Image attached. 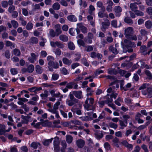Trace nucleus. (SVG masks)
I'll use <instances>...</instances> for the list:
<instances>
[{"instance_id":"6ab92c4d","label":"nucleus","mask_w":152,"mask_h":152,"mask_svg":"<svg viewBox=\"0 0 152 152\" xmlns=\"http://www.w3.org/2000/svg\"><path fill=\"white\" fill-rule=\"evenodd\" d=\"M124 120L123 121L124 122V123L127 125L128 124V119L130 118V117L128 115H124L123 116Z\"/></svg>"},{"instance_id":"4be33fe9","label":"nucleus","mask_w":152,"mask_h":152,"mask_svg":"<svg viewBox=\"0 0 152 152\" xmlns=\"http://www.w3.org/2000/svg\"><path fill=\"white\" fill-rule=\"evenodd\" d=\"M53 138H52L46 140L43 142V144L45 146H48L50 143H51Z\"/></svg>"},{"instance_id":"a19ab883","label":"nucleus","mask_w":152,"mask_h":152,"mask_svg":"<svg viewBox=\"0 0 152 152\" xmlns=\"http://www.w3.org/2000/svg\"><path fill=\"white\" fill-rule=\"evenodd\" d=\"M15 9V7L13 5H11L9 7L8 11L9 13H12V12L14 11Z\"/></svg>"},{"instance_id":"c85d7f7f","label":"nucleus","mask_w":152,"mask_h":152,"mask_svg":"<svg viewBox=\"0 0 152 152\" xmlns=\"http://www.w3.org/2000/svg\"><path fill=\"white\" fill-rule=\"evenodd\" d=\"M13 53L14 55L17 56H19L20 54V50L17 48L13 50Z\"/></svg>"},{"instance_id":"a211bd4d","label":"nucleus","mask_w":152,"mask_h":152,"mask_svg":"<svg viewBox=\"0 0 152 152\" xmlns=\"http://www.w3.org/2000/svg\"><path fill=\"white\" fill-rule=\"evenodd\" d=\"M145 27L148 29H151L152 27V22L150 20H147L145 22Z\"/></svg>"},{"instance_id":"69168bd1","label":"nucleus","mask_w":152,"mask_h":152,"mask_svg":"<svg viewBox=\"0 0 152 152\" xmlns=\"http://www.w3.org/2000/svg\"><path fill=\"white\" fill-rule=\"evenodd\" d=\"M146 11L149 15H152V7H149L147 8Z\"/></svg>"},{"instance_id":"49530a36","label":"nucleus","mask_w":152,"mask_h":152,"mask_svg":"<svg viewBox=\"0 0 152 152\" xmlns=\"http://www.w3.org/2000/svg\"><path fill=\"white\" fill-rule=\"evenodd\" d=\"M4 55L5 57L9 59L10 58V54L8 50H7L5 51Z\"/></svg>"},{"instance_id":"a18cd8bd","label":"nucleus","mask_w":152,"mask_h":152,"mask_svg":"<svg viewBox=\"0 0 152 152\" xmlns=\"http://www.w3.org/2000/svg\"><path fill=\"white\" fill-rule=\"evenodd\" d=\"M95 10L94 7L92 5H90L89 6V9L88 11L89 13L90 14H91L92 12Z\"/></svg>"},{"instance_id":"37998d69","label":"nucleus","mask_w":152,"mask_h":152,"mask_svg":"<svg viewBox=\"0 0 152 152\" xmlns=\"http://www.w3.org/2000/svg\"><path fill=\"white\" fill-rule=\"evenodd\" d=\"M61 73L64 75L68 74L69 73L68 72L67 70L65 67H63L61 70Z\"/></svg>"},{"instance_id":"72a5a7b5","label":"nucleus","mask_w":152,"mask_h":152,"mask_svg":"<svg viewBox=\"0 0 152 152\" xmlns=\"http://www.w3.org/2000/svg\"><path fill=\"white\" fill-rule=\"evenodd\" d=\"M94 109L95 107L93 105H90L89 104H87L86 105V110H93Z\"/></svg>"},{"instance_id":"bb28decb","label":"nucleus","mask_w":152,"mask_h":152,"mask_svg":"<svg viewBox=\"0 0 152 152\" xmlns=\"http://www.w3.org/2000/svg\"><path fill=\"white\" fill-rule=\"evenodd\" d=\"M40 145V144L39 142H33L31 145V146L34 149H36L37 148L38 145Z\"/></svg>"},{"instance_id":"393cba45","label":"nucleus","mask_w":152,"mask_h":152,"mask_svg":"<svg viewBox=\"0 0 152 152\" xmlns=\"http://www.w3.org/2000/svg\"><path fill=\"white\" fill-rule=\"evenodd\" d=\"M55 139L53 141V146L54 145H59V138L57 136H56L54 138Z\"/></svg>"},{"instance_id":"ea45409f","label":"nucleus","mask_w":152,"mask_h":152,"mask_svg":"<svg viewBox=\"0 0 152 152\" xmlns=\"http://www.w3.org/2000/svg\"><path fill=\"white\" fill-rule=\"evenodd\" d=\"M110 126L114 129H116L118 127V125L117 124L113 122H110L109 123Z\"/></svg>"},{"instance_id":"2f4dec72","label":"nucleus","mask_w":152,"mask_h":152,"mask_svg":"<svg viewBox=\"0 0 152 152\" xmlns=\"http://www.w3.org/2000/svg\"><path fill=\"white\" fill-rule=\"evenodd\" d=\"M59 77V75L57 74H53L52 76V80H56L58 79Z\"/></svg>"},{"instance_id":"5701e85b","label":"nucleus","mask_w":152,"mask_h":152,"mask_svg":"<svg viewBox=\"0 0 152 152\" xmlns=\"http://www.w3.org/2000/svg\"><path fill=\"white\" fill-rule=\"evenodd\" d=\"M77 43L79 46H83V47H86L85 43L81 39H79L77 40Z\"/></svg>"},{"instance_id":"680f3d73","label":"nucleus","mask_w":152,"mask_h":152,"mask_svg":"<svg viewBox=\"0 0 152 152\" xmlns=\"http://www.w3.org/2000/svg\"><path fill=\"white\" fill-rule=\"evenodd\" d=\"M35 86L31 88H28V91H29L31 92H34L35 94H37V92H35Z\"/></svg>"},{"instance_id":"0eeeda50","label":"nucleus","mask_w":152,"mask_h":152,"mask_svg":"<svg viewBox=\"0 0 152 152\" xmlns=\"http://www.w3.org/2000/svg\"><path fill=\"white\" fill-rule=\"evenodd\" d=\"M67 20L71 22H75L77 21V19L74 15H71L67 17Z\"/></svg>"},{"instance_id":"423d86ee","label":"nucleus","mask_w":152,"mask_h":152,"mask_svg":"<svg viewBox=\"0 0 152 152\" xmlns=\"http://www.w3.org/2000/svg\"><path fill=\"white\" fill-rule=\"evenodd\" d=\"M76 145L79 148H82L85 145V141L83 139H78L77 140Z\"/></svg>"},{"instance_id":"dca6fc26","label":"nucleus","mask_w":152,"mask_h":152,"mask_svg":"<svg viewBox=\"0 0 152 152\" xmlns=\"http://www.w3.org/2000/svg\"><path fill=\"white\" fill-rule=\"evenodd\" d=\"M98 15L99 18H101L105 17L107 18L108 17V15L107 12L104 13V12L101 11H99V12L98 13Z\"/></svg>"},{"instance_id":"9b49d317","label":"nucleus","mask_w":152,"mask_h":152,"mask_svg":"<svg viewBox=\"0 0 152 152\" xmlns=\"http://www.w3.org/2000/svg\"><path fill=\"white\" fill-rule=\"evenodd\" d=\"M42 125L43 127L48 126L49 127H52L53 126L52 123L47 120L45 121Z\"/></svg>"},{"instance_id":"6e6d98bb","label":"nucleus","mask_w":152,"mask_h":152,"mask_svg":"<svg viewBox=\"0 0 152 152\" xmlns=\"http://www.w3.org/2000/svg\"><path fill=\"white\" fill-rule=\"evenodd\" d=\"M56 36H57L61 34L62 33V31L61 29L60 28H56Z\"/></svg>"},{"instance_id":"09e8293b","label":"nucleus","mask_w":152,"mask_h":152,"mask_svg":"<svg viewBox=\"0 0 152 152\" xmlns=\"http://www.w3.org/2000/svg\"><path fill=\"white\" fill-rule=\"evenodd\" d=\"M102 25L103 26V28L104 29H105L109 26L110 23L109 22H102Z\"/></svg>"},{"instance_id":"338daca9","label":"nucleus","mask_w":152,"mask_h":152,"mask_svg":"<svg viewBox=\"0 0 152 152\" xmlns=\"http://www.w3.org/2000/svg\"><path fill=\"white\" fill-rule=\"evenodd\" d=\"M34 132L33 130L32 129H28L25 132L26 134L29 135L32 134Z\"/></svg>"},{"instance_id":"20e7f679","label":"nucleus","mask_w":152,"mask_h":152,"mask_svg":"<svg viewBox=\"0 0 152 152\" xmlns=\"http://www.w3.org/2000/svg\"><path fill=\"white\" fill-rule=\"evenodd\" d=\"M34 67H27V68H23L21 70L22 74L25 73H32L34 71Z\"/></svg>"},{"instance_id":"052dcab7","label":"nucleus","mask_w":152,"mask_h":152,"mask_svg":"<svg viewBox=\"0 0 152 152\" xmlns=\"http://www.w3.org/2000/svg\"><path fill=\"white\" fill-rule=\"evenodd\" d=\"M133 79L136 82H137L139 80V77L137 74L134 73V74Z\"/></svg>"},{"instance_id":"4c0bfd02","label":"nucleus","mask_w":152,"mask_h":152,"mask_svg":"<svg viewBox=\"0 0 152 152\" xmlns=\"http://www.w3.org/2000/svg\"><path fill=\"white\" fill-rule=\"evenodd\" d=\"M92 39H89L88 37H85L84 39V41L85 42L89 44H91L92 42Z\"/></svg>"},{"instance_id":"4468645a","label":"nucleus","mask_w":152,"mask_h":152,"mask_svg":"<svg viewBox=\"0 0 152 152\" xmlns=\"http://www.w3.org/2000/svg\"><path fill=\"white\" fill-rule=\"evenodd\" d=\"M59 39L60 40L63 42H67L68 41L69 39L68 37L67 36L63 34L60 36Z\"/></svg>"},{"instance_id":"2eb2a0df","label":"nucleus","mask_w":152,"mask_h":152,"mask_svg":"<svg viewBox=\"0 0 152 152\" xmlns=\"http://www.w3.org/2000/svg\"><path fill=\"white\" fill-rule=\"evenodd\" d=\"M130 7L131 10L134 12L137 9V7L135 3H131L130 4Z\"/></svg>"},{"instance_id":"774afa93","label":"nucleus","mask_w":152,"mask_h":152,"mask_svg":"<svg viewBox=\"0 0 152 152\" xmlns=\"http://www.w3.org/2000/svg\"><path fill=\"white\" fill-rule=\"evenodd\" d=\"M147 47L144 45H142L140 48V49L142 51L141 53L145 52L147 49Z\"/></svg>"},{"instance_id":"8fccbe9b","label":"nucleus","mask_w":152,"mask_h":152,"mask_svg":"<svg viewBox=\"0 0 152 152\" xmlns=\"http://www.w3.org/2000/svg\"><path fill=\"white\" fill-rule=\"evenodd\" d=\"M49 33L50 35L52 37H54L55 36H56L55 32L53 29H51L50 30Z\"/></svg>"},{"instance_id":"f704fd0d","label":"nucleus","mask_w":152,"mask_h":152,"mask_svg":"<svg viewBox=\"0 0 152 152\" xmlns=\"http://www.w3.org/2000/svg\"><path fill=\"white\" fill-rule=\"evenodd\" d=\"M33 27V24L31 22H29L26 26V28L27 30H29L32 29Z\"/></svg>"},{"instance_id":"0e129e2a","label":"nucleus","mask_w":152,"mask_h":152,"mask_svg":"<svg viewBox=\"0 0 152 152\" xmlns=\"http://www.w3.org/2000/svg\"><path fill=\"white\" fill-rule=\"evenodd\" d=\"M61 51L58 48H56L55 50V54L58 56H59L61 55Z\"/></svg>"},{"instance_id":"13d9d810","label":"nucleus","mask_w":152,"mask_h":152,"mask_svg":"<svg viewBox=\"0 0 152 152\" xmlns=\"http://www.w3.org/2000/svg\"><path fill=\"white\" fill-rule=\"evenodd\" d=\"M1 4L3 7L6 8L8 5V2L7 1H2Z\"/></svg>"},{"instance_id":"603ef678","label":"nucleus","mask_w":152,"mask_h":152,"mask_svg":"<svg viewBox=\"0 0 152 152\" xmlns=\"http://www.w3.org/2000/svg\"><path fill=\"white\" fill-rule=\"evenodd\" d=\"M85 47L86 48V50L87 52H90L93 50V47L91 45L86 46Z\"/></svg>"},{"instance_id":"3c124183","label":"nucleus","mask_w":152,"mask_h":152,"mask_svg":"<svg viewBox=\"0 0 152 152\" xmlns=\"http://www.w3.org/2000/svg\"><path fill=\"white\" fill-rule=\"evenodd\" d=\"M75 29L73 28H69V34L72 36H74L75 33Z\"/></svg>"},{"instance_id":"5fc2aeb1","label":"nucleus","mask_w":152,"mask_h":152,"mask_svg":"<svg viewBox=\"0 0 152 152\" xmlns=\"http://www.w3.org/2000/svg\"><path fill=\"white\" fill-rule=\"evenodd\" d=\"M60 104V102L58 101H57L53 106V109L55 110H57Z\"/></svg>"},{"instance_id":"cd10ccee","label":"nucleus","mask_w":152,"mask_h":152,"mask_svg":"<svg viewBox=\"0 0 152 152\" xmlns=\"http://www.w3.org/2000/svg\"><path fill=\"white\" fill-rule=\"evenodd\" d=\"M114 10L115 12H121L122 10L121 7L119 6H116L114 8Z\"/></svg>"},{"instance_id":"58836bf2","label":"nucleus","mask_w":152,"mask_h":152,"mask_svg":"<svg viewBox=\"0 0 152 152\" xmlns=\"http://www.w3.org/2000/svg\"><path fill=\"white\" fill-rule=\"evenodd\" d=\"M69 97L70 100H73L75 103H78V99L75 98L73 95L71 94H69Z\"/></svg>"},{"instance_id":"864d4df0","label":"nucleus","mask_w":152,"mask_h":152,"mask_svg":"<svg viewBox=\"0 0 152 152\" xmlns=\"http://www.w3.org/2000/svg\"><path fill=\"white\" fill-rule=\"evenodd\" d=\"M56 46L59 48H62L64 47V45L62 43L58 41H56Z\"/></svg>"},{"instance_id":"79ce46f5","label":"nucleus","mask_w":152,"mask_h":152,"mask_svg":"<svg viewBox=\"0 0 152 152\" xmlns=\"http://www.w3.org/2000/svg\"><path fill=\"white\" fill-rule=\"evenodd\" d=\"M62 60L64 64H65L69 65L71 64V62L67 58H63Z\"/></svg>"},{"instance_id":"bf43d9fd","label":"nucleus","mask_w":152,"mask_h":152,"mask_svg":"<svg viewBox=\"0 0 152 152\" xmlns=\"http://www.w3.org/2000/svg\"><path fill=\"white\" fill-rule=\"evenodd\" d=\"M105 103V100H102L99 101L98 102V103L99 104V107L101 108L103 107Z\"/></svg>"},{"instance_id":"1a4fd4ad","label":"nucleus","mask_w":152,"mask_h":152,"mask_svg":"<svg viewBox=\"0 0 152 152\" xmlns=\"http://www.w3.org/2000/svg\"><path fill=\"white\" fill-rule=\"evenodd\" d=\"M107 72L108 74L111 75H116L118 74L117 70L114 68H109L108 69Z\"/></svg>"},{"instance_id":"f03ea898","label":"nucleus","mask_w":152,"mask_h":152,"mask_svg":"<svg viewBox=\"0 0 152 152\" xmlns=\"http://www.w3.org/2000/svg\"><path fill=\"white\" fill-rule=\"evenodd\" d=\"M47 59L48 61V64L49 66H59L58 63L54 61V58L53 56H48Z\"/></svg>"},{"instance_id":"39448f33","label":"nucleus","mask_w":152,"mask_h":152,"mask_svg":"<svg viewBox=\"0 0 152 152\" xmlns=\"http://www.w3.org/2000/svg\"><path fill=\"white\" fill-rule=\"evenodd\" d=\"M73 94L78 99H81L83 98L82 95V91H74L72 92Z\"/></svg>"},{"instance_id":"e2e57ef3","label":"nucleus","mask_w":152,"mask_h":152,"mask_svg":"<svg viewBox=\"0 0 152 152\" xmlns=\"http://www.w3.org/2000/svg\"><path fill=\"white\" fill-rule=\"evenodd\" d=\"M111 25L113 27L117 28V21L116 20H113L111 21Z\"/></svg>"},{"instance_id":"c9c22d12","label":"nucleus","mask_w":152,"mask_h":152,"mask_svg":"<svg viewBox=\"0 0 152 152\" xmlns=\"http://www.w3.org/2000/svg\"><path fill=\"white\" fill-rule=\"evenodd\" d=\"M11 23L13 27L15 28H17L18 26V24L17 21L15 20H12Z\"/></svg>"},{"instance_id":"aec40b11","label":"nucleus","mask_w":152,"mask_h":152,"mask_svg":"<svg viewBox=\"0 0 152 152\" xmlns=\"http://www.w3.org/2000/svg\"><path fill=\"white\" fill-rule=\"evenodd\" d=\"M52 7L54 10H57L60 9V6L58 3L56 2L54 3L53 4Z\"/></svg>"},{"instance_id":"ddd939ff","label":"nucleus","mask_w":152,"mask_h":152,"mask_svg":"<svg viewBox=\"0 0 152 152\" xmlns=\"http://www.w3.org/2000/svg\"><path fill=\"white\" fill-rule=\"evenodd\" d=\"M124 21L126 23L129 25H132L133 23V20L129 17H125L124 19Z\"/></svg>"},{"instance_id":"f257e3e1","label":"nucleus","mask_w":152,"mask_h":152,"mask_svg":"<svg viewBox=\"0 0 152 152\" xmlns=\"http://www.w3.org/2000/svg\"><path fill=\"white\" fill-rule=\"evenodd\" d=\"M121 46L123 53H126L127 52L129 53L132 52L133 51L132 48L136 47V44L134 42L125 39L124 42H121Z\"/></svg>"},{"instance_id":"7ed1b4c3","label":"nucleus","mask_w":152,"mask_h":152,"mask_svg":"<svg viewBox=\"0 0 152 152\" xmlns=\"http://www.w3.org/2000/svg\"><path fill=\"white\" fill-rule=\"evenodd\" d=\"M133 31L132 27H129L125 30L124 34L126 38L130 37L131 35L133 34Z\"/></svg>"},{"instance_id":"412c9836","label":"nucleus","mask_w":152,"mask_h":152,"mask_svg":"<svg viewBox=\"0 0 152 152\" xmlns=\"http://www.w3.org/2000/svg\"><path fill=\"white\" fill-rule=\"evenodd\" d=\"M68 48L71 50H73L75 49V46L72 42H70L68 45Z\"/></svg>"},{"instance_id":"7c9ffc66","label":"nucleus","mask_w":152,"mask_h":152,"mask_svg":"<svg viewBox=\"0 0 152 152\" xmlns=\"http://www.w3.org/2000/svg\"><path fill=\"white\" fill-rule=\"evenodd\" d=\"M148 97L151 98L152 97V88H148Z\"/></svg>"},{"instance_id":"c03bdc74","label":"nucleus","mask_w":152,"mask_h":152,"mask_svg":"<svg viewBox=\"0 0 152 152\" xmlns=\"http://www.w3.org/2000/svg\"><path fill=\"white\" fill-rule=\"evenodd\" d=\"M134 12L135 14L138 16H142L144 15V13L139 10H136Z\"/></svg>"},{"instance_id":"f8f14e48","label":"nucleus","mask_w":152,"mask_h":152,"mask_svg":"<svg viewBox=\"0 0 152 152\" xmlns=\"http://www.w3.org/2000/svg\"><path fill=\"white\" fill-rule=\"evenodd\" d=\"M109 49V50L115 55H117L118 53V51L116 48L113 47V46H110Z\"/></svg>"},{"instance_id":"a878e982","label":"nucleus","mask_w":152,"mask_h":152,"mask_svg":"<svg viewBox=\"0 0 152 152\" xmlns=\"http://www.w3.org/2000/svg\"><path fill=\"white\" fill-rule=\"evenodd\" d=\"M11 74L12 75H15L18 73V70L17 68H11L10 70Z\"/></svg>"},{"instance_id":"473e14b6","label":"nucleus","mask_w":152,"mask_h":152,"mask_svg":"<svg viewBox=\"0 0 152 152\" xmlns=\"http://www.w3.org/2000/svg\"><path fill=\"white\" fill-rule=\"evenodd\" d=\"M79 5L80 6L82 5L83 7L84 8H86L87 7V3L86 1H84L83 2L82 0H80Z\"/></svg>"},{"instance_id":"de8ad7c7","label":"nucleus","mask_w":152,"mask_h":152,"mask_svg":"<svg viewBox=\"0 0 152 152\" xmlns=\"http://www.w3.org/2000/svg\"><path fill=\"white\" fill-rule=\"evenodd\" d=\"M67 85L66 87L69 89H72V88L74 84L73 82H70L69 83H67Z\"/></svg>"},{"instance_id":"9d476101","label":"nucleus","mask_w":152,"mask_h":152,"mask_svg":"<svg viewBox=\"0 0 152 152\" xmlns=\"http://www.w3.org/2000/svg\"><path fill=\"white\" fill-rule=\"evenodd\" d=\"M79 118L81 119L82 121H91L93 119L92 117L87 116L80 117Z\"/></svg>"},{"instance_id":"b1692460","label":"nucleus","mask_w":152,"mask_h":152,"mask_svg":"<svg viewBox=\"0 0 152 152\" xmlns=\"http://www.w3.org/2000/svg\"><path fill=\"white\" fill-rule=\"evenodd\" d=\"M21 118L24 120L25 124H27L29 122V118H30V117L24 116L23 115H21Z\"/></svg>"},{"instance_id":"6e6552de","label":"nucleus","mask_w":152,"mask_h":152,"mask_svg":"<svg viewBox=\"0 0 152 152\" xmlns=\"http://www.w3.org/2000/svg\"><path fill=\"white\" fill-rule=\"evenodd\" d=\"M38 42V39L36 37H32L29 39V44L30 45L37 44Z\"/></svg>"},{"instance_id":"e433bc0d","label":"nucleus","mask_w":152,"mask_h":152,"mask_svg":"<svg viewBox=\"0 0 152 152\" xmlns=\"http://www.w3.org/2000/svg\"><path fill=\"white\" fill-rule=\"evenodd\" d=\"M36 71L37 74H41L42 72V67H35Z\"/></svg>"},{"instance_id":"4d7b16f0","label":"nucleus","mask_w":152,"mask_h":152,"mask_svg":"<svg viewBox=\"0 0 152 152\" xmlns=\"http://www.w3.org/2000/svg\"><path fill=\"white\" fill-rule=\"evenodd\" d=\"M104 148L108 150L110 148V145L108 142H106L104 145Z\"/></svg>"},{"instance_id":"c756f323","label":"nucleus","mask_w":152,"mask_h":152,"mask_svg":"<svg viewBox=\"0 0 152 152\" xmlns=\"http://www.w3.org/2000/svg\"><path fill=\"white\" fill-rule=\"evenodd\" d=\"M145 73L148 77V78L149 80H151L152 79V74L149 71L145 70Z\"/></svg>"},{"instance_id":"f3484780","label":"nucleus","mask_w":152,"mask_h":152,"mask_svg":"<svg viewBox=\"0 0 152 152\" xmlns=\"http://www.w3.org/2000/svg\"><path fill=\"white\" fill-rule=\"evenodd\" d=\"M48 91L47 90H45L44 91V94H40V96L42 97V99H45L46 98L48 97Z\"/></svg>"}]
</instances>
